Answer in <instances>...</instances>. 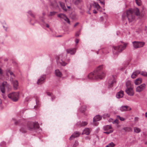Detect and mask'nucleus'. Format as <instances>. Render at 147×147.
Listing matches in <instances>:
<instances>
[{"label": "nucleus", "mask_w": 147, "mask_h": 147, "mask_svg": "<svg viewBox=\"0 0 147 147\" xmlns=\"http://www.w3.org/2000/svg\"><path fill=\"white\" fill-rule=\"evenodd\" d=\"M103 65L98 66L94 70V73H90L87 77L90 79H101L105 76V74L103 70Z\"/></svg>", "instance_id": "obj_1"}, {"label": "nucleus", "mask_w": 147, "mask_h": 147, "mask_svg": "<svg viewBox=\"0 0 147 147\" xmlns=\"http://www.w3.org/2000/svg\"><path fill=\"white\" fill-rule=\"evenodd\" d=\"M139 18L143 16V15L140 13L139 10H127L126 12L123 14V17L124 18L126 16L129 22H132L134 19L135 16Z\"/></svg>", "instance_id": "obj_2"}, {"label": "nucleus", "mask_w": 147, "mask_h": 147, "mask_svg": "<svg viewBox=\"0 0 147 147\" xmlns=\"http://www.w3.org/2000/svg\"><path fill=\"white\" fill-rule=\"evenodd\" d=\"M6 75L7 76H11L10 81L13 84L14 89L15 90L17 89L18 86V81L17 80H13V79L15 78V76L13 72L10 70L8 69L6 71Z\"/></svg>", "instance_id": "obj_3"}, {"label": "nucleus", "mask_w": 147, "mask_h": 147, "mask_svg": "<svg viewBox=\"0 0 147 147\" xmlns=\"http://www.w3.org/2000/svg\"><path fill=\"white\" fill-rule=\"evenodd\" d=\"M127 43H124L123 45H120L117 47H113V53L114 54H117L125 49L127 45Z\"/></svg>", "instance_id": "obj_4"}, {"label": "nucleus", "mask_w": 147, "mask_h": 147, "mask_svg": "<svg viewBox=\"0 0 147 147\" xmlns=\"http://www.w3.org/2000/svg\"><path fill=\"white\" fill-rule=\"evenodd\" d=\"M66 56L65 54L64 55H60L58 56V58L56 59L58 65L65 66L67 64V63L63 61L65 59V57Z\"/></svg>", "instance_id": "obj_5"}, {"label": "nucleus", "mask_w": 147, "mask_h": 147, "mask_svg": "<svg viewBox=\"0 0 147 147\" xmlns=\"http://www.w3.org/2000/svg\"><path fill=\"white\" fill-rule=\"evenodd\" d=\"M19 93L17 92H12L8 95L9 98L14 102L17 101L18 99Z\"/></svg>", "instance_id": "obj_6"}, {"label": "nucleus", "mask_w": 147, "mask_h": 147, "mask_svg": "<svg viewBox=\"0 0 147 147\" xmlns=\"http://www.w3.org/2000/svg\"><path fill=\"white\" fill-rule=\"evenodd\" d=\"M134 47L137 49L143 47L145 44V42L141 41H134L132 42Z\"/></svg>", "instance_id": "obj_7"}, {"label": "nucleus", "mask_w": 147, "mask_h": 147, "mask_svg": "<svg viewBox=\"0 0 147 147\" xmlns=\"http://www.w3.org/2000/svg\"><path fill=\"white\" fill-rule=\"evenodd\" d=\"M116 83V80L115 77L113 76H112L109 78L108 81V87H112Z\"/></svg>", "instance_id": "obj_8"}, {"label": "nucleus", "mask_w": 147, "mask_h": 147, "mask_svg": "<svg viewBox=\"0 0 147 147\" xmlns=\"http://www.w3.org/2000/svg\"><path fill=\"white\" fill-rule=\"evenodd\" d=\"M28 127L30 130H32L34 128H38L39 127V125L38 123H34L33 122H29L28 123Z\"/></svg>", "instance_id": "obj_9"}, {"label": "nucleus", "mask_w": 147, "mask_h": 147, "mask_svg": "<svg viewBox=\"0 0 147 147\" xmlns=\"http://www.w3.org/2000/svg\"><path fill=\"white\" fill-rule=\"evenodd\" d=\"M103 128L105 131L104 133L107 134H109L113 131V130L111 125H105L103 127Z\"/></svg>", "instance_id": "obj_10"}, {"label": "nucleus", "mask_w": 147, "mask_h": 147, "mask_svg": "<svg viewBox=\"0 0 147 147\" xmlns=\"http://www.w3.org/2000/svg\"><path fill=\"white\" fill-rule=\"evenodd\" d=\"M146 85L145 84H143L137 87L136 91L137 92H140L144 90L146 87Z\"/></svg>", "instance_id": "obj_11"}, {"label": "nucleus", "mask_w": 147, "mask_h": 147, "mask_svg": "<svg viewBox=\"0 0 147 147\" xmlns=\"http://www.w3.org/2000/svg\"><path fill=\"white\" fill-rule=\"evenodd\" d=\"M46 75H42L41 76L40 78L38 80L37 83L38 84L41 85L44 82L46 79Z\"/></svg>", "instance_id": "obj_12"}, {"label": "nucleus", "mask_w": 147, "mask_h": 147, "mask_svg": "<svg viewBox=\"0 0 147 147\" xmlns=\"http://www.w3.org/2000/svg\"><path fill=\"white\" fill-rule=\"evenodd\" d=\"M101 117L99 115H97L93 118V124L95 126H97L98 125V123L96 122L100 121L101 119Z\"/></svg>", "instance_id": "obj_13"}, {"label": "nucleus", "mask_w": 147, "mask_h": 147, "mask_svg": "<svg viewBox=\"0 0 147 147\" xmlns=\"http://www.w3.org/2000/svg\"><path fill=\"white\" fill-rule=\"evenodd\" d=\"M126 93L129 95L133 96L134 95V92L132 87H128L125 90Z\"/></svg>", "instance_id": "obj_14"}, {"label": "nucleus", "mask_w": 147, "mask_h": 147, "mask_svg": "<svg viewBox=\"0 0 147 147\" xmlns=\"http://www.w3.org/2000/svg\"><path fill=\"white\" fill-rule=\"evenodd\" d=\"M80 134V133L78 131H75L71 136L69 138L70 140H72L73 138L78 137Z\"/></svg>", "instance_id": "obj_15"}, {"label": "nucleus", "mask_w": 147, "mask_h": 147, "mask_svg": "<svg viewBox=\"0 0 147 147\" xmlns=\"http://www.w3.org/2000/svg\"><path fill=\"white\" fill-rule=\"evenodd\" d=\"M66 51L67 53H69L71 55H74L76 52V49L75 48L68 49L66 50Z\"/></svg>", "instance_id": "obj_16"}, {"label": "nucleus", "mask_w": 147, "mask_h": 147, "mask_svg": "<svg viewBox=\"0 0 147 147\" xmlns=\"http://www.w3.org/2000/svg\"><path fill=\"white\" fill-rule=\"evenodd\" d=\"M88 123L86 121H82V122L80 121L78 122L77 123L76 125L78 126L82 127L84 126L87 125Z\"/></svg>", "instance_id": "obj_17"}, {"label": "nucleus", "mask_w": 147, "mask_h": 147, "mask_svg": "<svg viewBox=\"0 0 147 147\" xmlns=\"http://www.w3.org/2000/svg\"><path fill=\"white\" fill-rule=\"evenodd\" d=\"M40 19L42 22V26H45L47 28H49V25L48 24L46 23L44 21V19L43 17H40Z\"/></svg>", "instance_id": "obj_18"}, {"label": "nucleus", "mask_w": 147, "mask_h": 147, "mask_svg": "<svg viewBox=\"0 0 147 147\" xmlns=\"http://www.w3.org/2000/svg\"><path fill=\"white\" fill-rule=\"evenodd\" d=\"M124 95V92L123 91L121 90L117 94L116 97L118 98H122Z\"/></svg>", "instance_id": "obj_19"}, {"label": "nucleus", "mask_w": 147, "mask_h": 147, "mask_svg": "<svg viewBox=\"0 0 147 147\" xmlns=\"http://www.w3.org/2000/svg\"><path fill=\"white\" fill-rule=\"evenodd\" d=\"M140 73V71L139 70H137L134 72L131 76V77L133 78H135Z\"/></svg>", "instance_id": "obj_20"}, {"label": "nucleus", "mask_w": 147, "mask_h": 147, "mask_svg": "<svg viewBox=\"0 0 147 147\" xmlns=\"http://www.w3.org/2000/svg\"><path fill=\"white\" fill-rule=\"evenodd\" d=\"M55 75L58 77H61L62 76V73L58 69H56L55 71Z\"/></svg>", "instance_id": "obj_21"}, {"label": "nucleus", "mask_w": 147, "mask_h": 147, "mask_svg": "<svg viewBox=\"0 0 147 147\" xmlns=\"http://www.w3.org/2000/svg\"><path fill=\"white\" fill-rule=\"evenodd\" d=\"M129 106H123L120 108V110L122 112L125 111L127 110Z\"/></svg>", "instance_id": "obj_22"}, {"label": "nucleus", "mask_w": 147, "mask_h": 147, "mask_svg": "<svg viewBox=\"0 0 147 147\" xmlns=\"http://www.w3.org/2000/svg\"><path fill=\"white\" fill-rule=\"evenodd\" d=\"M142 82V78H140L136 80L135 81V84L136 85H139Z\"/></svg>", "instance_id": "obj_23"}, {"label": "nucleus", "mask_w": 147, "mask_h": 147, "mask_svg": "<svg viewBox=\"0 0 147 147\" xmlns=\"http://www.w3.org/2000/svg\"><path fill=\"white\" fill-rule=\"evenodd\" d=\"M5 85L3 83L0 86V88L2 93H4L5 92Z\"/></svg>", "instance_id": "obj_24"}, {"label": "nucleus", "mask_w": 147, "mask_h": 147, "mask_svg": "<svg viewBox=\"0 0 147 147\" xmlns=\"http://www.w3.org/2000/svg\"><path fill=\"white\" fill-rule=\"evenodd\" d=\"M90 134V130L88 128H85L82 133V134H84L86 135H88Z\"/></svg>", "instance_id": "obj_25"}, {"label": "nucleus", "mask_w": 147, "mask_h": 147, "mask_svg": "<svg viewBox=\"0 0 147 147\" xmlns=\"http://www.w3.org/2000/svg\"><path fill=\"white\" fill-rule=\"evenodd\" d=\"M20 131L21 132L23 133H25L26 132V129L25 126H22L20 129Z\"/></svg>", "instance_id": "obj_26"}, {"label": "nucleus", "mask_w": 147, "mask_h": 147, "mask_svg": "<svg viewBox=\"0 0 147 147\" xmlns=\"http://www.w3.org/2000/svg\"><path fill=\"white\" fill-rule=\"evenodd\" d=\"M123 129L125 132H130L132 131V128L130 127H125L123 128Z\"/></svg>", "instance_id": "obj_27"}, {"label": "nucleus", "mask_w": 147, "mask_h": 147, "mask_svg": "<svg viewBox=\"0 0 147 147\" xmlns=\"http://www.w3.org/2000/svg\"><path fill=\"white\" fill-rule=\"evenodd\" d=\"M93 6L94 8H96V9H98L100 8V7L99 4L95 2H94L93 4Z\"/></svg>", "instance_id": "obj_28"}, {"label": "nucleus", "mask_w": 147, "mask_h": 147, "mask_svg": "<svg viewBox=\"0 0 147 147\" xmlns=\"http://www.w3.org/2000/svg\"><path fill=\"white\" fill-rule=\"evenodd\" d=\"M38 22V21L35 19H31L29 21L30 23L32 25H34L35 23Z\"/></svg>", "instance_id": "obj_29"}, {"label": "nucleus", "mask_w": 147, "mask_h": 147, "mask_svg": "<svg viewBox=\"0 0 147 147\" xmlns=\"http://www.w3.org/2000/svg\"><path fill=\"white\" fill-rule=\"evenodd\" d=\"M57 16L58 17L63 19L64 20L67 17L65 14L62 13L59 14L57 15Z\"/></svg>", "instance_id": "obj_30"}, {"label": "nucleus", "mask_w": 147, "mask_h": 147, "mask_svg": "<svg viewBox=\"0 0 147 147\" xmlns=\"http://www.w3.org/2000/svg\"><path fill=\"white\" fill-rule=\"evenodd\" d=\"M134 132L137 133H139L141 131V129L137 127H134Z\"/></svg>", "instance_id": "obj_31"}, {"label": "nucleus", "mask_w": 147, "mask_h": 147, "mask_svg": "<svg viewBox=\"0 0 147 147\" xmlns=\"http://www.w3.org/2000/svg\"><path fill=\"white\" fill-rule=\"evenodd\" d=\"M73 3L75 5H77L80 4L82 1V0H73Z\"/></svg>", "instance_id": "obj_32"}, {"label": "nucleus", "mask_w": 147, "mask_h": 147, "mask_svg": "<svg viewBox=\"0 0 147 147\" xmlns=\"http://www.w3.org/2000/svg\"><path fill=\"white\" fill-rule=\"evenodd\" d=\"M126 86L127 87V88H128V87H132L130 81H127L126 83Z\"/></svg>", "instance_id": "obj_33"}, {"label": "nucleus", "mask_w": 147, "mask_h": 147, "mask_svg": "<svg viewBox=\"0 0 147 147\" xmlns=\"http://www.w3.org/2000/svg\"><path fill=\"white\" fill-rule=\"evenodd\" d=\"M47 94L49 96H51V100L53 101V99H54L55 98V97L54 95H53V94L49 92H47Z\"/></svg>", "instance_id": "obj_34"}, {"label": "nucleus", "mask_w": 147, "mask_h": 147, "mask_svg": "<svg viewBox=\"0 0 147 147\" xmlns=\"http://www.w3.org/2000/svg\"><path fill=\"white\" fill-rule=\"evenodd\" d=\"M115 146V144L113 142H111L107 145L105 147H114Z\"/></svg>", "instance_id": "obj_35"}, {"label": "nucleus", "mask_w": 147, "mask_h": 147, "mask_svg": "<svg viewBox=\"0 0 147 147\" xmlns=\"http://www.w3.org/2000/svg\"><path fill=\"white\" fill-rule=\"evenodd\" d=\"M57 12L55 11H53L50 12L49 14H48L49 16H52L55 15Z\"/></svg>", "instance_id": "obj_36"}, {"label": "nucleus", "mask_w": 147, "mask_h": 147, "mask_svg": "<svg viewBox=\"0 0 147 147\" xmlns=\"http://www.w3.org/2000/svg\"><path fill=\"white\" fill-rule=\"evenodd\" d=\"M86 108L84 106L82 107L80 109V112H81L82 113L84 112Z\"/></svg>", "instance_id": "obj_37"}, {"label": "nucleus", "mask_w": 147, "mask_h": 147, "mask_svg": "<svg viewBox=\"0 0 147 147\" xmlns=\"http://www.w3.org/2000/svg\"><path fill=\"white\" fill-rule=\"evenodd\" d=\"M6 145V143L4 141L2 142L0 144V146L1 147H5Z\"/></svg>", "instance_id": "obj_38"}, {"label": "nucleus", "mask_w": 147, "mask_h": 147, "mask_svg": "<svg viewBox=\"0 0 147 147\" xmlns=\"http://www.w3.org/2000/svg\"><path fill=\"white\" fill-rule=\"evenodd\" d=\"M136 3L138 6H140L141 5V1L140 0H135Z\"/></svg>", "instance_id": "obj_39"}, {"label": "nucleus", "mask_w": 147, "mask_h": 147, "mask_svg": "<svg viewBox=\"0 0 147 147\" xmlns=\"http://www.w3.org/2000/svg\"><path fill=\"white\" fill-rule=\"evenodd\" d=\"M141 75L147 77V72L145 71H142L140 73Z\"/></svg>", "instance_id": "obj_40"}, {"label": "nucleus", "mask_w": 147, "mask_h": 147, "mask_svg": "<svg viewBox=\"0 0 147 147\" xmlns=\"http://www.w3.org/2000/svg\"><path fill=\"white\" fill-rule=\"evenodd\" d=\"M3 76V72L2 69L0 67V79Z\"/></svg>", "instance_id": "obj_41"}, {"label": "nucleus", "mask_w": 147, "mask_h": 147, "mask_svg": "<svg viewBox=\"0 0 147 147\" xmlns=\"http://www.w3.org/2000/svg\"><path fill=\"white\" fill-rule=\"evenodd\" d=\"M28 14L31 16L32 17H34V15L32 13V11L31 10H29L28 12Z\"/></svg>", "instance_id": "obj_42"}, {"label": "nucleus", "mask_w": 147, "mask_h": 147, "mask_svg": "<svg viewBox=\"0 0 147 147\" xmlns=\"http://www.w3.org/2000/svg\"><path fill=\"white\" fill-rule=\"evenodd\" d=\"M128 62H126L125 65H124V66L123 67L121 68L120 69V70H123L124 69H125V67H126L127 65H128Z\"/></svg>", "instance_id": "obj_43"}, {"label": "nucleus", "mask_w": 147, "mask_h": 147, "mask_svg": "<svg viewBox=\"0 0 147 147\" xmlns=\"http://www.w3.org/2000/svg\"><path fill=\"white\" fill-rule=\"evenodd\" d=\"M110 115L109 114L105 113L104 115H103V117L105 118L106 117H109Z\"/></svg>", "instance_id": "obj_44"}, {"label": "nucleus", "mask_w": 147, "mask_h": 147, "mask_svg": "<svg viewBox=\"0 0 147 147\" xmlns=\"http://www.w3.org/2000/svg\"><path fill=\"white\" fill-rule=\"evenodd\" d=\"M117 117L118 119H119L121 121H124L125 120V119L119 116H117Z\"/></svg>", "instance_id": "obj_45"}, {"label": "nucleus", "mask_w": 147, "mask_h": 147, "mask_svg": "<svg viewBox=\"0 0 147 147\" xmlns=\"http://www.w3.org/2000/svg\"><path fill=\"white\" fill-rule=\"evenodd\" d=\"M78 142L77 141H76L75 142V143L73 145V146L74 147H75L77 146H78Z\"/></svg>", "instance_id": "obj_46"}, {"label": "nucleus", "mask_w": 147, "mask_h": 147, "mask_svg": "<svg viewBox=\"0 0 147 147\" xmlns=\"http://www.w3.org/2000/svg\"><path fill=\"white\" fill-rule=\"evenodd\" d=\"M64 20L67 22L69 24H70V21L69 20V19L67 17L65 18V19H64Z\"/></svg>", "instance_id": "obj_47"}, {"label": "nucleus", "mask_w": 147, "mask_h": 147, "mask_svg": "<svg viewBox=\"0 0 147 147\" xmlns=\"http://www.w3.org/2000/svg\"><path fill=\"white\" fill-rule=\"evenodd\" d=\"M70 17L72 19H74L75 17V15L72 13H71L70 15Z\"/></svg>", "instance_id": "obj_48"}, {"label": "nucleus", "mask_w": 147, "mask_h": 147, "mask_svg": "<svg viewBox=\"0 0 147 147\" xmlns=\"http://www.w3.org/2000/svg\"><path fill=\"white\" fill-rule=\"evenodd\" d=\"M80 34V32L78 31L76 32L75 35L77 37Z\"/></svg>", "instance_id": "obj_49"}, {"label": "nucleus", "mask_w": 147, "mask_h": 147, "mask_svg": "<svg viewBox=\"0 0 147 147\" xmlns=\"http://www.w3.org/2000/svg\"><path fill=\"white\" fill-rule=\"evenodd\" d=\"M60 5L61 6L62 8L63 9H65L64 7H65V6L64 5L61 3H60Z\"/></svg>", "instance_id": "obj_50"}, {"label": "nucleus", "mask_w": 147, "mask_h": 147, "mask_svg": "<svg viewBox=\"0 0 147 147\" xmlns=\"http://www.w3.org/2000/svg\"><path fill=\"white\" fill-rule=\"evenodd\" d=\"M101 0H99L100 1V2L101 3V4L103 6H104L105 5V2L104 1H101Z\"/></svg>", "instance_id": "obj_51"}, {"label": "nucleus", "mask_w": 147, "mask_h": 147, "mask_svg": "<svg viewBox=\"0 0 147 147\" xmlns=\"http://www.w3.org/2000/svg\"><path fill=\"white\" fill-rule=\"evenodd\" d=\"M36 104L37 105V106H38V105H39V104L38 103V100L37 99V98L36 99Z\"/></svg>", "instance_id": "obj_52"}, {"label": "nucleus", "mask_w": 147, "mask_h": 147, "mask_svg": "<svg viewBox=\"0 0 147 147\" xmlns=\"http://www.w3.org/2000/svg\"><path fill=\"white\" fill-rule=\"evenodd\" d=\"M3 28H4V29H5V30L6 31H7V27L6 26H5L4 25H3Z\"/></svg>", "instance_id": "obj_53"}, {"label": "nucleus", "mask_w": 147, "mask_h": 147, "mask_svg": "<svg viewBox=\"0 0 147 147\" xmlns=\"http://www.w3.org/2000/svg\"><path fill=\"white\" fill-rule=\"evenodd\" d=\"M138 118L137 117H136L134 118V120L135 121H138Z\"/></svg>", "instance_id": "obj_54"}, {"label": "nucleus", "mask_w": 147, "mask_h": 147, "mask_svg": "<svg viewBox=\"0 0 147 147\" xmlns=\"http://www.w3.org/2000/svg\"><path fill=\"white\" fill-rule=\"evenodd\" d=\"M75 42L76 44H77L79 42V40L78 39H76L75 40Z\"/></svg>", "instance_id": "obj_55"}, {"label": "nucleus", "mask_w": 147, "mask_h": 147, "mask_svg": "<svg viewBox=\"0 0 147 147\" xmlns=\"http://www.w3.org/2000/svg\"><path fill=\"white\" fill-rule=\"evenodd\" d=\"M2 95L3 96V98H5V93H3V94H2Z\"/></svg>", "instance_id": "obj_56"}, {"label": "nucleus", "mask_w": 147, "mask_h": 147, "mask_svg": "<svg viewBox=\"0 0 147 147\" xmlns=\"http://www.w3.org/2000/svg\"><path fill=\"white\" fill-rule=\"evenodd\" d=\"M93 13H97L96 10H93Z\"/></svg>", "instance_id": "obj_57"}, {"label": "nucleus", "mask_w": 147, "mask_h": 147, "mask_svg": "<svg viewBox=\"0 0 147 147\" xmlns=\"http://www.w3.org/2000/svg\"><path fill=\"white\" fill-rule=\"evenodd\" d=\"M79 24V23L77 22L76 23L75 25H74V27H75L78 24Z\"/></svg>", "instance_id": "obj_58"}, {"label": "nucleus", "mask_w": 147, "mask_h": 147, "mask_svg": "<svg viewBox=\"0 0 147 147\" xmlns=\"http://www.w3.org/2000/svg\"><path fill=\"white\" fill-rule=\"evenodd\" d=\"M70 61V59H67L66 61L68 63H69Z\"/></svg>", "instance_id": "obj_59"}, {"label": "nucleus", "mask_w": 147, "mask_h": 147, "mask_svg": "<svg viewBox=\"0 0 147 147\" xmlns=\"http://www.w3.org/2000/svg\"><path fill=\"white\" fill-rule=\"evenodd\" d=\"M131 110V108L130 107H129V108H128V110H128V111H130Z\"/></svg>", "instance_id": "obj_60"}, {"label": "nucleus", "mask_w": 147, "mask_h": 147, "mask_svg": "<svg viewBox=\"0 0 147 147\" xmlns=\"http://www.w3.org/2000/svg\"><path fill=\"white\" fill-rule=\"evenodd\" d=\"M8 59H7V58H5V59H4V61H8Z\"/></svg>", "instance_id": "obj_61"}, {"label": "nucleus", "mask_w": 147, "mask_h": 147, "mask_svg": "<svg viewBox=\"0 0 147 147\" xmlns=\"http://www.w3.org/2000/svg\"><path fill=\"white\" fill-rule=\"evenodd\" d=\"M118 120L117 119H116L115 121V122L117 123H118Z\"/></svg>", "instance_id": "obj_62"}, {"label": "nucleus", "mask_w": 147, "mask_h": 147, "mask_svg": "<svg viewBox=\"0 0 147 147\" xmlns=\"http://www.w3.org/2000/svg\"><path fill=\"white\" fill-rule=\"evenodd\" d=\"M26 100L27 101H28V97L26 98Z\"/></svg>", "instance_id": "obj_63"}, {"label": "nucleus", "mask_w": 147, "mask_h": 147, "mask_svg": "<svg viewBox=\"0 0 147 147\" xmlns=\"http://www.w3.org/2000/svg\"><path fill=\"white\" fill-rule=\"evenodd\" d=\"M145 117L147 118V112L145 113Z\"/></svg>", "instance_id": "obj_64"}]
</instances>
